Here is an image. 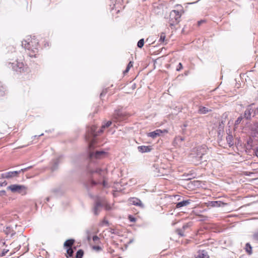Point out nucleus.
Returning a JSON list of instances; mask_svg holds the SVG:
<instances>
[{
	"label": "nucleus",
	"mask_w": 258,
	"mask_h": 258,
	"mask_svg": "<svg viewBox=\"0 0 258 258\" xmlns=\"http://www.w3.org/2000/svg\"><path fill=\"white\" fill-rule=\"evenodd\" d=\"M245 250L249 254L251 253V247L250 245L248 243L246 244Z\"/></svg>",
	"instance_id": "obj_26"
},
{
	"label": "nucleus",
	"mask_w": 258,
	"mask_h": 258,
	"mask_svg": "<svg viewBox=\"0 0 258 258\" xmlns=\"http://www.w3.org/2000/svg\"><path fill=\"white\" fill-rule=\"evenodd\" d=\"M184 140L183 138L180 137H176L174 139V144H177L179 142H182Z\"/></svg>",
	"instance_id": "obj_23"
},
{
	"label": "nucleus",
	"mask_w": 258,
	"mask_h": 258,
	"mask_svg": "<svg viewBox=\"0 0 258 258\" xmlns=\"http://www.w3.org/2000/svg\"><path fill=\"white\" fill-rule=\"evenodd\" d=\"M127 66L130 68H131L133 66V62L132 61H130Z\"/></svg>",
	"instance_id": "obj_36"
},
{
	"label": "nucleus",
	"mask_w": 258,
	"mask_h": 258,
	"mask_svg": "<svg viewBox=\"0 0 258 258\" xmlns=\"http://www.w3.org/2000/svg\"><path fill=\"white\" fill-rule=\"evenodd\" d=\"M226 140L229 147H231L233 145V138L232 135H228L226 137Z\"/></svg>",
	"instance_id": "obj_18"
},
{
	"label": "nucleus",
	"mask_w": 258,
	"mask_h": 258,
	"mask_svg": "<svg viewBox=\"0 0 258 258\" xmlns=\"http://www.w3.org/2000/svg\"><path fill=\"white\" fill-rule=\"evenodd\" d=\"M209 256L207 251L204 250H199L196 258H209Z\"/></svg>",
	"instance_id": "obj_16"
},
{
	"label": "nucleus",
	"mask_w": 258,
	"mask_h": 258,
	"mask_svg": "<svg viewBox=\"0 0 258 258\" xmlns=\"http://www.w3.org/2000/svg\"><path fill=\"white\" fill-rule=\"evenodd\" d=\"M144 44V39H140L137 44L138 47L141 48L143 47Z\"/></svg>",
	"instance_id": "obj_25"
},
{
	"label": "nucleus",
	"mask_w": 258,
	"mask_h": 258,
	"mask_svg": "<svg viewBox=\"0 0 258 258\" xmlns=\"http://www.w3.org/2000/svg\"><path fill=\"white\" fill-rule=\"evenodd\" d=\"M38 42L35 38L28 41L24 40L22 42V46L27 50L28 54L31 57H35L38 54Z\"/></svg>",
	"instance_id": "obj_3"
},
{
	"label": "nucleus",
	"mask_w": 258,
	"mask_h": 258,
	"mask_svg": "<svg viewBox=\"0 0 258 258\" xmlns=\"http://www.w3.org/2000/svg\"><path fill=\"white\" fill-rule=\"evenodd\" d=\"M227 204L221 201H211L208 203V206L213 207H223L226 205Z\"/></svg>",
	"instance_id": "obj_13"
},
{
	"label": "nucleus",
	"mask_w": 258,
	"mask_h": 258,
	"mask_svg": "<svg viewBox=\"0 0 258 258\" xmlns=\"http://www.w3.org/2000/svg\"><path fill=\"white\" fill-rule=\"evenodd\" d=\"M138 149L141 153H146L150 152L152 149L149 146H141L138 147Z\"/></svg>",
	"instance_id": "obj_15"
},
{
	"label": "nucleus",
	"mask_w": 258,
	"mask_h": 258,
	"mask_svg": "<svg viewBox=\"0 0 258 258\" xmlns=\"http://www.w3.org/2000/svg\"><path fill=\"white\" fill-rule=\"evenodd\" d=\"M31 168V166H29L27 168H23V169H21L20 171H21V172H25L27 170H28L29 169Z\"/></svg>",
	"instance_id": "obj_33"
},
{
	"label": "nucleus",
	"mask_w": 258,
	"mask_h": 258,
	"mask_svg": "<svg viewBox=\"0 0 258 258\" xmlns=\"http://www.w3.org/2000/svg\"><path fill=\"white\" fill-rule=\"evenodd\" d=\"M253 237L254 239H255L256 241H258V231L253 234Z\"/></svg>",
	"instance_id": "obj_30"
},
{
	"label": "nucleus",
	"mask_w": 258,
	"mask_h": 258,
	"mask_svg": "<svg viewBox=\"0 0 258 258\" xmlns=\"http://www.w3.org/2000/svg\"><path fill=\"white\" fill-rule=\"evenodd\" d=\"M203 22V21H199L198 22V24L200 25L201 24V23H202Z\"/></svg>",
	"instance_id": "obj_40"
},
{
	"label": "nucleus",
	"mask_w": 258,
	"mask_h": 258,
	"mask_svg": "<svg viewBox=\"0 0 258 258\" xmlns=\"http://www.w3.org/2000/svg\"><path fill=\"white\" fill-rule=\"evenodd\" d=\"M92 239L94 241H96L99 239V238L97 236L94 235L93 236Z\"/></svg>",
	"instance_id": "obj_34"
},
{
	"label": "nucleus",
	"mask_w": 258,
	"mask_h": 258,
	"mask_svg": "<svg viewBox=\"0 0 258 258\" xmlns=\"http://www.w3.org/2000/svg\"><path fill=\"white\" fill-rule=\"evenodd\" d=\"M8 189L13 192H18L22 195L26 194L27 188L23 185L12 184L8 187Z\"/></svg>",
	"instance_id": "obj_5"
},
{
	"label": "nucleus",
	"mask_w": 258,
	"mask_h": 258,
	"mask_svg": "<svg viewBox=\"0 0 258 258\" xmlns=\"http://www.w3.org/2000/svg\"><path fill=\"white\" fill-rule=\"evenodd\" d=\"M91 240V237L90 236H88V240L90 241Z\"/></svg>",
	"instance_id": "obj_41"
},
{
	"label": "nucleus",
	"mask_w": 258,
	"mask_h": 258,
	"mask_svg": "<svg viewBox=\"0 0 258 258\" xmlns=\"http://www.w3.org/2000/svg\"><path fill=\"white\" fill-rule=\"evenodd\" d=\"M6 194V191L5 190L0 191V196L5 195Z\"/></svg>",
	"instance_id": "obj_38"
},
{
	"label": "nucleus",
	"mask_w": 258,
	"mask_h": 258,
	"mask_svg": "<svg viewBox=\"0 0 258 258\" xmlns=\"http://www.w3.org/2000/svg\"><path fill=\"white\" fill-rule=\"evenodd\" d=\"M83 251L81 249L79 250L76 255V258H82L83 255Z\"/></svg>",
	"instance_id": "obj_24"
},
{
	"label": "nucleus",
	"mask_w": 258,
	"mask_h": 258,
	"mask_svg": "<svg viewBox=\"0 0 258 258\" xmlns=\"http://www.w3.org/2000/svg\"><path fill=\"white\" fill-rule=\"evenodd\" d=\"M93 174V179L91 181L92 185H101L104 188H107L109 187L108 182V179L105 176L106 173V170L97 169L94 171H92Z\"/></svg>",
	"instance_id": "obj_2"
},
{
	"label": "nucleus",
	"mask_w": 258,
	"mask_h": 258,
	"mask_svg": "<svg viewBox=\"0 0 258 258\" xmlns=\"http://www.w3.org/2000/svg\"><path fill=\"white\" fill-rule=\"evenodd\" d=\"M255 155L258 157V150L255 151Z\"/></svg>",
	"instance_id": "obj_39"
},
{
	"label": "nucleus",
	"mask_w": 258,
	"mask_h": 258,
	"mask_svg": "<svg viewBox=\"0 0 258 258\" xmlns=\"http://www.w3.org/2000/svg\"><path fill=\"white\" fill-rule=\"evenodd\" d=\"M258 113V109H255L254 110V108H252V106H249L244 113V116L246 119H250L252 114L253 116L256 115V114Z\"/></svg>",
	"instance_id": "obj_9"
},
{
	"label": "nucleus",
	"mask_w": 258,
	"mask_h": 258,
	"mask_svg": "<svg viewBox=\"0 0 258 258\" xmlns=\"http://www.w3.org/2000/svg\"><path fill=\"white\" fill-rule=\"evenodd\" d=\"M167 131L166 130H156V131L150 132L148 134V136L152 137V138H155L158 136H159L162 133H167Z\"/></svg>",
	"instance_id": "obj_12"
},
{
	"label": "nucleus",
	"mask_w": 258,
	"mask_h": 258,
	"mask_svg": "<svg viewBox=\"0 0 258 258\" xmlns=\"http://www.w3.org/2000/svg\"><path fill=\"white\" fill-rule=\"evenodd\" d=\"M42 135H43V134H41L39 136H41Z\"/></svg>",
	"instance_id": "obj_45"
},
{
	"label": "nucleus",
	"mask_w": 258,
	"mask_h": 258,
	"mask_svg": "<svg viewBox=\"0 0 258 258\" xmlns=\"http://www.w3.org/2000/svg\"><path fill=\"white\" fill-rule=\"evenodd\" d=\"M21 171H10L1 174V178H12L15 177H17L18 174L20 173Z\"/></svg>",
	"instance_id": "obj_10"
},
{
	"label": "nucleus",
	"mask_w": 258,
	"mask_h": 258,
	"mask_svg": "<svg viewBox=\"0 0 258 258\" xmlns=\"http://www.w3.org/2000/svg\"><path fill=\"white\" fill-rule=\"evenodd\" d=\"M105 206L106 209H110V207H108V205L105 201H101L98 200L93 209V212L95 215H98V213L100 211L102 207Z\"/></svg>",
	"instance_id": "obj_6"
},
{
	"label": "nucleus",
	"mask_w": 258,
	"mask_h": 258,
	"mask_svg": "<svg viewBox=\"0 0 258 258\" xmlns=\"http://www.w3.org/2000/svg\"><path fill=\"white\" fill-rule=\"evenodd\" d=\"M128 219L130 221L134 222L136 221V218L132 216L131 215L128 216Z\"/></svg>",
	"instance_id": "obj_29"
},
{
	"label": "nucleus",
	"mask_w": 258,
	"mask_h": 258,
	"mask_svg": "<svg viewBox=\"0 0 258 258\" xmlns=\"http://www.w3.org/2000/svg\"><path fill=\"white\" fill-rule=\"evenodd\" d=\"M176 232L178 233V234H179V235H180L181 236H184V234H183V233L182 231H181V230L180 229H178L176 230Z\"/></svg>",
	"instance_id": "obj_32"
},
{
	"label": "nucleus",
	"mask_w": 258,
	"mask_h": 258,
	"mask_svg": "<svg viewBox=\"0 0 258 258\" xmlns=\"http://www.w3.org/2000/svg\"><path fill=\"white\" fill-rule=\"evenodd\" d=\"M166 36L165 33H162L160 34L159 41L160 42H164L165 41Z\"/></svg>",
	"instance_id": "obj_27"
},
{
	"label": "nucleus",
	"mask_w": 258,
	"mask_h": 258,
	"mask_svg": "<svg viewBox=\"0 0 258 258\" xmlns=\"http://www.w3.org/2000/svg\"><path fill=\"white\" fill-rule=\"evenodd\" d=\"M186 227V226H183V229H185Z\"/></svg>",
	"instance_id": "obj_42"
},
{
	"label": "nucleus",
	"mask_w": 258,
	"mask_h": 258,
	"mask_svg": "<svg viewBox=\"0 0 258 258\" xmlns=\"http://www.w3.org/2000/svg\"><path fill=\"white\" fill-rule=\"evenodd\" d=\"M7 184V182L6 181H4L2 183H0V187L3 186H6Z\"/></svg>",
	"instance_id": "obj_37"
},
{
	"label": "nucleus",
	"mask_w": 258,
	"mask_h": 258,
	"mask_svg": "<svg viewBox=\"0 0 258 258\" xmlns=\"http://www.w3.org/2000/svg\"><path fill=\"white\" fill-rule=\"evenodd\" d=\"M111 124V121H108L105 124L102 125L101 128L98 130L97 126L93 125L88 128L85 137L86 140L89 143V148L91 149L96 143V137L103 132V129L107 127Z\"/></svg>",
	"instance_id": "obj_1"
},
{
	"label": "nucleus",
	"mask_w": 258,
	"mask_h": 258,
	"mask_svg": "<svg viewBox=\"0 0 258 258\" xmlns=\"http://www.w3.org/2000/svg\"><path fill=\"white\" fill-rule=\"evenodd\" d=\"M73 252V250L71 247H70L67 249V253L69 256H72Z\"/></svg>",
	"instance_id": "obj_28"
},
{
	"label": "nucleus",
	"mask_w": 258,
	"mask_h": 258,
	"mask_svg": "<svg viewBox=\"0 0 258 258\" xmlns=\"http://www.w3.org/2000/svg\"><path fill=\"white\" fill-rule=\"evenodd\" d=\"M211 110H209L207 108L204 106H200L199 107L198 112L200 114H206L209 111H210Z\"/></svg>",
	"instance_id": "obj_17"
},
{
	"label": "nucleus",
	"mask_w": 258,
	"mask_h": 258,
	"mask_svg": "<svg viewBox=\"0 0 258 258\" xmlns=\"http://www.w3.org/2000/svg\"><path fill=\"white\" fill-rule=\"evenodd\" d=\"M28 250H29V248H27V250H26V251H28Z\"/></svg>",
	"instance_id": "obj_43"
},
{
	"label": "nucleus",
	"mask_w": 258,
	"mask_h": 258,
	"mask_svg": "<svg viewBox=\"0 0 258 258\" xmlns=\"http://www.w3.org/2000/svg\"><path fill=\"white\" fill-rule=\"evenodd\" d=\"M128 202L133 205L139 206L141 208H144V205L141 201L137 198H131L128 199Z\"/></svg>",
	"instance_id": "obj_11"
},
{
	"label": "nucleus",
	"mask_w": 258,
	"mask_h": 258,
	"mask_svg": "<svg viewBox=\"0 0 258 258\" xmlns=\"http://www.w3.org/2000/svg\"><path fill=\"white\" fill-rule=\"evenodd\" d=\"M182 69V65L181 63L180 62V63H179L178 66L177 68H176V70L177 71H179Z\"/></svg>",
	"instance_id": "obj_31"
},
{
	"label": "nucleus",
	"mask_w": 258,
	"mask_h": 258,
	"mask_svg": "<svg viewBox=\"0 0 258 258\" xmlns=\"http://www.w3.org/2000/svg\"><path fill=\"white\" fill-rule=\"evenodd\" d=\"M197 156L194 157L193 162L196 165L200 164L201 163V160L203 158V156L205 155V149L202 147H199L197 149Z\"/></svg>",
	"instance_id": "obj_7"
},
{
	"label": "nucleus",
	"mask_w": 258,
	"mask_h": 258,
	"mask_svg": "<svg viewBox=\"0 0 258 258\" xmlns=\"http://www.w3.org/2000/svg\"><path fill=\"white\" fill-rule=\"evenodd\" d=\"M130 69V68H128V67L127 66L126 69L123 72V74H125L126 73H128V72L129 71Z\"/></svg>",
	"instance_id": "obj_35"
},
{
	"label": "nucleus",
	"mask_w": 258,
	"mask_h": 258,
	"mask_svg": "<svg viewBox=\"0 0 258 258\" xmlns=\"http://www.w3.org/2000/svg\"><path fill=\"white\" fill-rule=\"evenodd\" d=\"M242 119H243V117L241 116H240L239 117H238V118L237 119V120L235 122V124H234V128H237L238 127V125L242 121Z\"/></svg>",
	"instance_id": "obj_22"
},
{
	"label": "nucleus",
	"mask_w": 258,
	"mask_h": 258,
	"mask_svg": "<svg viewBox=\"0 0 258 258\" xmlns=\"http://www.w3.org/2000/svg\"><path fill=\"white\" fill-rule=\"evenodd\" d=\"M74 242V240L73 239H69L65 241L64 243V246L66 247H71L72 245L73 244Z\"/></svg>",
	"instance_id": "obj_20"
},
{
	"label": "nucleus",
	"mask_w": 258,
	"mask_h": 258,
	"mask_svg": "<svg viewBox=\"0 0 258 258\" xmlns=\"http://www.w3.org/2000/svg\"><path fill=\"white\" fill-rule=\"evenodd\" d=\"M189 203L188 201H183L182 202H179L176 205L177 208H180L183 206H185L187 205Z\"/></svg>",
	"instance_id": "obj_21"
},
{
	"label": "nucleus",
	"mask_w": 258,
	"mask_h": 258,
	"mask_svg": "<svg viewBox=\"0 0 258 258\" xmlns=\"http://www.w3.org/2000/svg\"><path fill=\"white\" fill-rule=\"evenodd\" d=\"M116 116H117L119 118V120H121L123 118V114L121 112L119 111H115L114 112V122L116 121L115 120V118H116Z\"/></svg>",
	"instance_id": "obj_19"
},
{
	"label": "nucleus",
	"mask_w": 258,
	"mask_h": 258,
	"mask_svg": "<svg viewBox=\"0 0 258 258\" xmlns=\"http://www.w3.org/2000/svg\"><path fill=\"white\" fill-rule=\"evenodd\" d=\"M8 67L12 68L13 70L17 72H21L23 70L24 64L22 62L16 61L15 62H9L8 63Z\"/></svg>",
	"instance_id": "obj_8"
},
{
	"label": "nucleus",
	"mask_w": 258,
	"mask_h": 258,
	"mask_svg": "<svg viewBox=\"0 0 258 258\" xmlns=\"http://www.w3.org/2000/svg\"><path fill=\"white\" fill-rule=\"evenodd\" d=\"M47 201H49V198H47Z\"/></svg>",
	"instance_id": "obj_44"
},
{
	"label": "nucleus",
	"mask_w": 258,
	"mask_h": 258,
	"mask_svg": "<svg viewBox=\"0 0 258 258\" xmlns=\"http://www.w3.org/2000/svg\"><path fill=\"white\" fill-rule=\"evenodd\" d=\"M181 12L176 10H172L169 15L168 23L170 26L178 24L180 20Z\"/></svg>",
	"instance_id": "obj_4"
},
{
	"label": "nucleus",
	"mask_w": 258,
	"mask_h": 258,
	"mask_svg": "<svg viewBox=\"0 0 258 258\" xmlns=\"http://www.w3.org/2000/svg\"><path fill=\"white\" fill-rule=\"evenodd\" d=\"M106 152L104 151H96L95 153L90 152V157L91 158H100L103 157Z\"/></svg>",
	"instance_id": "obj_14"
}]
</instances>
